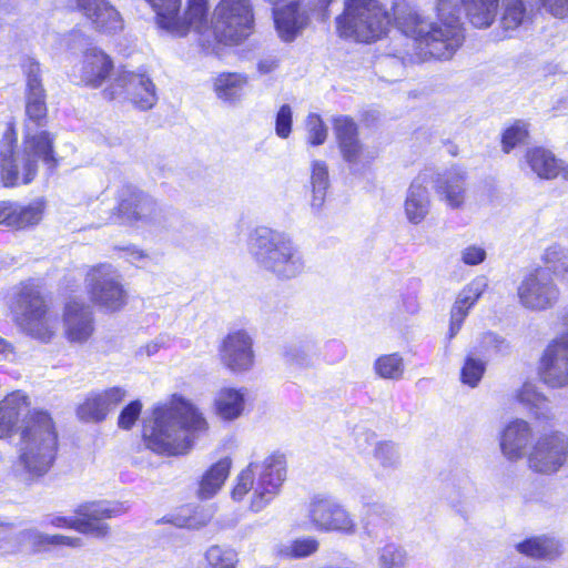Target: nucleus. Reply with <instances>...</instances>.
<instances>
[{"mask_svg": "<svg viewBox=\"0 0 568 568\" xmlns=\"http://www.w3.org/2000/svg\"><path fill=\"white\" fill-rule=\"evenodd\" d=\"M497 0H437L440 24L426 21L406 1L393 6L394 21L398 30L414 42L415 52L406 53L413 61L428 58L450 59L464 41L459 23L462 7L465 8L471 24L486 28L494 21Z\"/></svg>", "mask_w": 568, "mask_h": 568, "instance_id": "obj_1", "label": "nucleus"}, {"mask_svg": "<svg viewBox=\"0 0 568 568\" xmlns=\"http://www.w3.org/2000/svg\"><path fill=\"white\" fill-rule=\"evenodd\" d=\"M20 433L19 466L26 480L45 475L55 459L58 434L50 414L30 408L29 397L21 390L12 392L0 402V438Z\"/></svg>", "mask_w": 568, "mask_h": 568, "instance_id": "obj_2", "label": "nucleus"}, {"mask_svg": "<svg viewBox=\"0 0 568 568\" xmlns=\"http://www.w3.org/2000/svg\"><path fill=\"white\" fill-rule=\"evenodd\" d=\"M206 430L202 413L191 402L173 395L168 403L154 407L152 416L144 420L142 439L155 454L181 456L187 454Z\"/></svg>", "mask_w": 568, "mask_h": 568, "instance_id": "obj_3", "label": "nucleus"}, {"mask_svg": "<svg viewBox=\"0 0 568 568\" xmlns=\"http://www.w3.org/2000/svg\"><path fill=\"white\" fill-rule=\"evenodd\" d=\"M17 133L12 123L7 125L0 151L1 180L6 186L29 184L36 176L39 162L52 170L58 160L53 149L54 136L49 132L32 134L28 129L22 149L13 150Z\"/></svg>", "mask_w": 568, "mask_h": 568, "instance_id": "obj_4", "label": "nucleus"}, {"mask_svg": "<svg viewBox=\"0 0 568 568\" xmlns=\"http://www.w3.org/2000/svg\"><path fill=\"white\" fill-rule=\"evenodd\" d=\"M248 250L261 268L280 280L295 278L305 270L301 248L284 232L257 226L250 234Z\"/></svg>", "mask_w": 568, "mask_h": 568, "instance_id": "obj_5", "label": "nucleus"}, {"mask_svg": "<svg viewBox=\"0 0 568 568\" xmlns=\"http://www.w3.org/2000/svg\"><path fill=\"white\" fill-rule=\"evenodd\" d=\"M286 479V459L283 454L273 453L262 460H252L236 477L231 496L241 501L251 493L250 510L260 513L281 493Z\"/></svg>", "mask_w": 568, "mask_h": 568, "instance_id": "obj_6", "label": "nucleus"}, {"mask_svg": "<svg viewBox=\"0 0 568 568\" xmlns=\"http://www.w3.org/2000/svg\"><path fill=\"white\" fill-rule=\"evenodd\" d=\"M390 22V16L379 0H345L343 12L335 18L341 38L363 43L384 37Z\"/></svg>", "mask_w": 568, "mask_h": 568, "instance_id": "obj_7", "label": "nucleus"}, {"mask_svg": "<svg viewBox=\"0 0 568 568\" xmlns=\"http://www.w3.org/2000/svg\"><path fill=\"white\" fill-rule=\"evenodd\" d=\"M12 321L27 335L50 342L59 325L58 316L48 308L40 287L31 281L17 287L10 304Z\"/></svg>", "mask_w": 568, "mask_h": 568, "instance_id": "obj_8", "label": "nucleus"}, {"mask_svg": "<svg viewBox=\"0 0 568 568\" xmlns=\"http://www.w3.org/2000/svg\"><path fill=\"white\" fill-rule=\"evenodd\" d=\"M128 511V507L119 501H93L80 505L75 509V516L49 515L44 519L45 525L57 528H70L78 532L92 536L98 539L106 538L110 526L104 521L119 517Z\"/></svg>", "mask_w": 568, "mask_h": 568, "instance_id": "obj_9", "label": "nucleus"}, {"mask_svg": "<svg viewBox=\"0 0 568 568\" xmlns=\"http://www.w3.org/2000/svg\"><path fill=\"white\" fill-rule=\"evenodd\" d=\"M83 284L90 302L106 312H119L128 303L122 275L110 263L89 266Z\"/></svg>", "mask_w": 568, "mask_h": 568, "instance_id": "obj_10", "label": "nucleus"}, {"mask_svg": "<svg viewBox=\"0 0 568 568\" xmlns=\"http://www.w3.org/2000/svg\"><path fill=\"white\" fill-rule=\"evenodd\" d=\"M212 23L217 42L227 45L241 43L254 29L251 0H221L214 9Z\"/></svg>", "mask_w": 568, "mask_h": 568, "instance_id": "obj_11", "label": "nucleus"}, {"mask_svg": "<svg viewBox=\"0 0 568 568\" xmlns=\"http://www.w3.org/2000/svg\"><path fill=\"white\" fill-rule=\"evenodd\" d=\"M110 221L134 226H160L165 221L164 212L156 201L132 185L119 191V203Z\"/></svg>", "mask_w": 568, "mask_h": 568, "instance_id": "obj_12", "label": "nucleus"}, {"mask_svg": "<svg viewBox=\"0 0 568 568\" xmlns=\"http://www.w3.org/2000/svg\"><path fill=\"white\" fill-rule=\"evenodd\" d=\"M307 517L318 531L351 536L357 530L353 515L331 495H315L308 504Z\"/></svg>", "mask_w": 568, "mask_h": 568, "instance_id": "obj_13", "label": "nucleus"}, {"mask_svg": "<svg viewBox=\"0 0 568 568\" xmlns=\"http://www.w3.org/2000/svg\"><path fill=\"white\" fill-rule=\"evenodd\" d=\"M517 295L523 307L545 312L558 304L561 292L551 274L544 267H537L523 278Z\"/></svg>", "mask_w": 568, "mask_h": 568, "instance_id": "obj_14", "label": "nucleus"}, {"mask_svg": "<svg viewBox=\"0 0 568 568\" xmlns=\"http://www.w3.org/2000/svg\"><path fill=\"white\" fill-rule=\"evenodd\" d=\"M109 100L123 98L140 110H150L158 101L155 85L145 73L122 70L110 88L103 91Z\"/></svg>", "mask_w": 568, "mask_h": 568, "instance_id": "obj_15", "label": "nucleus"}, {"mask_svg": "<svg viewBox=\"0 0 568 568\" xmlns=\"http://www.w3.org/2000/svg\"><path fill=\"white\" fill-rule=\"evenodd\" d=\"M568 457V439L565 434L552 432L538 438L528 456L529 468L536 473H557Z\"/></svg>", "mask_w": 568, "mask_h": 568, "instance_id": "obj_16", "label": "nucleus"}, {"mask_svg": "<svg viewBox=\"0 0 568 568\" xmlns=\"http://www.w3.org/2000/svg\"><path fill=\"white\" fill-rule=\"evenodd\" d=\"M539 375L552 388L568 385V332L557 334L548 343L540 358Z\"/></svg>", "mask_w": 568, "mask_h": 568, "instance_id": "obj_17", "label": "nucleus"}, {"mask_svg": "<svg viewBox=\"0 0 568 568\" xmlns=\"http://www.w3.org/2000/svg\"><path fill=\"white\" fill-rule=\"evenodd\" d=\"M334 132L343 160L353 173H359L373 156L368 155L358 139L357 124L348 116H338L334 120Z\"/></svg>", "mask_w": 568, "mask_h": 568, "instance_id": "obj_18", "label": "nucleus"}, {"mask_svg": "<svg viewBox=\"0 0 568 568\" xmlns=\"http://www.w3.org/2000/svg\"><path fill=\"white\" fill-rule=\"evenodd\" d=\"M221 363L233 373H245L254 365L253 338L244 329L229 333L219 349Z\"/></svg>", "mask_w": 568, "mask_h": 568, "instance_id": "obj_19", "label": "nucleus"}, {"mask_svg": "<svg viewBox=\"0 0 568 568\" xmlns=\"http://www.w3.org/2000/svg\"><path fill=\"white\" fill-rule=\"evenodd\" d=\"M159 26L175 36H185L190 30L204 36L210 31L207 0H187L184 14L179 9L165 18H160Z\"/></svg>", "mask_w": 568, "mask_h": 568, "instance_id": "obj_20", "label": "nucleus"}, {"mask_svg": "<svg viewBox=\"0 0 568 568\" xmlns=\"http://www.w3.org/2000/svg\"><path fill=\"white\" fill-rule=\"evenodd\" d=\"M69 8L80 12L102 33H116L123 29V19L109 0H69Z\"/></svg>", "mask_w": 568, "mask_h": 568, "instance_id": "obj_21", "label": "nucleus"}, {"mask_svg": "<svg viewBox=\"0 0 568 568\" xmlns=\"http://www.w3.org/2000/svg\"><path fill=\"white\" fill-rule=\"evenodd\" d=\"M63 323L65 336L69 342H87L94 331L93 312L91 306L82 301H69L65 305Z\"/></svg>", "mask_w": 568, "mask_h": 568, "instance_id": "obj_22", "label": "nucleus"}, {"mask_svg": "<svg viewBox=\"0 0 568 568\" xmlns=\"http://www.w3.org/2000/svg\"><path fill=\"white\" fill-rule=\"evenodd\" d=\"M125 395V389L118 386L91 393L78 407V416L84 422H101L122 403Z\"/></svg>", "mask_w": 568, "mask_h": 568, "instance_id": "obj_23", "label": "nucleus"}, {"mask_svg": "<svg viewBox=\"0 0 568 568\" xmlns=\"http://www.w3.org/2000/svg\"><path fill=\"white\" fill-rule=\"evenodd\" d=\"M525 160L530 170L542 180L561 179L568 182V163L557 158L552 151L534 146L526 151Z\"/></svg>", "mask_w": 568, "mask_h": 568, "instance_id": "obj_24", "label": "nucleus"}, {"mask_svg": "<svg viewBox=\"0 0 568 568\" xmlns=\"http://www.w3.org/2000/svg\"><path fill=\"white\" fill-rule=\"evenodd\" d=\"M113 70L112 59L97 47L87 48L79 69V77L83 84L99 88L109 78Z\"/></svg>", "mask_w": 568, "mask_h": 568, "instance_id": "obj_25", "label": "nucleus"}, {"mask_svg": "<svg viewBox=\"0 0 568 568\" xmlns=\"http://www.w3.org/2000/svg\"><path fill=\"white\" fill-rule=\"evenodd\" d=\"M466 170L454 165L437 174L435 180L436 192L449 207L459 209L466 197Z\"/></svg>", "mask_w": 568, "mask_h": 568, "instance_id": "obj_26", "label": "nucleus"}, {"mask_svg": "<svg viewBox=\"0 0 568 568\" xmlns=\"http://www.w3.org/2000/svg\"><path fill=\"white\" fill-rule=\"evenodd\" d=\"M320 342L313 336H306L287 344L283 349L285 363L295 368H314L320 362Z\"/></svg>", "mask_w": 568, "mask_h": 568, "instance_id": "obj_27", "label": "nucleus"}, {"mask_svg": "<svg viewBox=\"0 0 568 568\" xmlns=\"http://www.w3.org/2000/svg\"><path fill=\"white\" fill-rule=\"evenodd\" d=\"M425 182V178L417 176L410 183L404 201L405 216L409 223L415 225L422 223L430 210V197Z\"/></svg>", "mask_w": 568, "mask_h": 568, "instance_id": "obj_28", "label": "nucleus"}, {"mask_svg": "<svg viewBox=\"0 0 568 568\" xmlns=\"http://www.w3.org/2000/svg\"><path fill=\"white\" fill-rule=\"evenodd\" d=\"M531 438V428L528 422L516 419L508 424L503 432L499 447L509 459L520 458Z\"/></svg>", "mask_w": 568, "mask_h": 568, "instance_id": "obj_29", "label": "nucleus"}, {"mask_svg": "<svg viewBox=\"0 0 568 568\" xmlns=\"http://www.w3.org/2000/svg\"><path fill=\"white\" fill-rule=\"evenodd\" d=\"M518 552L538 560L554 561L564 554L562 542L549 535L527 538L516 545Z\"/></svg>", "mask_w": 568, "mask_h": 568, "instance_id": "obj_30", "label": "nucleus"}, {"mask_svg": "<svg viewBox=\"0 0 568 568\" xmlns=\"http://www.w3.org/2000/svg\"><path fill=\"white\" fill-rule=\"evenodd\" d=\"M247 398L246 388L223 387L215 396L214 406L216 415L226 422L241 417L245 410Z\"/></svg>", "mask_w": 568, "mask_h": 568, "instance_id": "obj_31", "label": "nucleus"}, {"mask_svg": "<svg viewBox=\"0 0 568 568\" xmlns=\"http://www.w3.org/2000/svg\"><path fill=\"white\" fill-rule=\"evenodd\" d=\"M41 219L42 207L38 203L27 206L8 202L0 203V224L24 229L38 224Z\"/></svg>", "mask_w": 568, "mask_h": 568, "instance_id": "obj_32", "label": "nucleus"}, {"mask_svg": "<svg viewBox=\"0 0 568 568\" xmlns=\"http://www.w3.org/2000/svg\"><path fill=\"white\" fill-rule=\"evenodd\" d=\"M275 28L284 41H292L305 27L307 17L298 10L297 2H291L273 10Z\"/></svg>", "mask_w": 568, "mask_h": 568, "instance_id": "obj_33", "label": "nucleus"}, {"mask_svg": "<svg viewBox=\"0 0 568 568\" xmlns=\"http://www.w3.org/2000/svg\"><path fill=\"white\" fill-rule=\"evenodd\" d=\"M311 207L320 212L326 199L331 185L328 165L325 161L313 160L310 165Z\"/></svg>", "mask_w": 568, "mask_h": 568, "instance_id": "obj_34", "label": "nucleus"}, {"mask_svg": "<svg viewBox=\"0 0 568 568\" xmlns=\"http://www.w3.org/2000/svg\"><path fill=\"white\" fill-rule=\"evenodd\" d=\"M232 459L224 457L213 464L202 476L199 487V496L202 499L212 498L224 485L230 475Z\"/></svg>", "mask_w": 568, "mask_h": 568, "instance_id": "obj_35", "label": "nucleus"}, {"mask_svg": "<svg viewBox=\"0 0 568 568\" xmlns=\"http://www.w3.org/2000/svg\"><path fill=\"white\" fill-rule=\"evenodd\" d=\"M247 83L243 73H221L214 80V91L220 100L234 104L242 99Z\"/></svg>", "mask_w": 568, "mask_h": 568, "instance_id": "obj_36", "label": "nucleus"}, {"mask_svg": "<svg viewBox=\"0 0 568 568\" xmlns=\"http://www.w3.org/2000/svg\"><path fill=\"white\" fill-rule=\"evenodd\" d=\"M516 398L537 420H548L552 413L549 400L531 383H525L517 392Z\"/></svg>", "mask_w": 568, "mask_h": 568, "instance_id": "obj_37", "label": "nucleus"}, {"mask_svg": "<svg viewBox=\"0 0 568 568\" xmlns=\"http://www.w3.org/2000/svg\"><path fill=\"white\" fill-rule=\"evenodd\" d=\"M22 540L31 542L39 549H47L48 547H70L81 548L83 540L80 537H70L63 535H47L36 529H28L21 532Z\"/></svg>", "mask_w": 568, "mask_h": 568, "instance_id": "obj_38", "label": "nucleus"}, {"mask_svg": "<svg viewBox=\"0 0 568 568\" xmlns=\"http://www.w3.org/2000/svg\"><path fill=\"white\" fill-rule=\"evenodd\" d=\"M541 258L549 274L552 273L561 284L568 285V250L552 244L545 250Z\"/></svg>", "mask_w": 568, "mask_h": 568, "instance_id": "obj_39", "label": "nucleus"}, {"mask_svg": "<svg viewBox=\"0 0 568 568\" xmlns=\"http://www.w3.org/2000/svg\"><path fill=\"white\" fill-rule=\"evenodd\" d=\"M213 517V510L207 507H196L191 509L184 507L179 514L166 519L168 523H172L176 527L199 529L207 525Z\"/></svg>", "mask_w": 568, "mask_h": 568, "instance_id": "obj_40", "label": "nucleus"}, {"mask_svg": "<svg viewBox=\"0 0 568 568\" xmlns=\"http://www.w3.org/2000/svg\"><path fill=\"white\" fill-rule=\"evenodd\" d=\"M527 19V9L523 0H503L501 28L507 31L517 30Z\"/></svg>", "mask_w": 568, "mask_h": 568, "instance_id": "obj_41", "label": "nucleus"}, {"mask_svg": "<svg viewBox=\"0 0 568 568\" xmlns=\"http://www.w3.org/2000/svg\"><path fill=\"white\" fill-rule=\"evenodd\" d=\"M318 550V541L313 537L298 538L277 546L276 552L283 558H305Z\"/></svg>", "mask_w": 568, "mask_h": 568, "instance_id": "obj_42", "label": "nucleus"}, {"mask_svg": "<svg viewBox=\"0 0 568 568\" xmlns=\"http://www.w3.org/2000/svg\"><path fill=\"white\" fill-rule=\"evenodd\" d=\"M45 97L47 94L26 97V115L28 118L26 131L30 129L32 134L40 133L41 131L33 132L32 128L30 126L31 123L39 128L45 124L48 113ZM26 133L27 132H24V134Z\"/></svg>", "mask_w": 568, "mask_h": 568, "instance_id": "obj_43", "label": "nucleus"}, {"mask_svg": "<svg viewBox=\"0 0 568 568\" xmlns=\"http://www.w3.org/2000/svg\"><path fill=\"white\" fill-rule=\"evenodd\" d=\"M407 552L400 546L386 544L377 549V568H406Z\"/></svg>", "mask_w": 568, "mask_h": 568, "instance_id": "obj_44", "label": "nucleus"}, {"mask_svg": "<svg viewBox=\"0 0 568 568\" xmlns=\"http://www.w3.org/2000/svg\"><path fill=\"white\" fill-rule=\"evenodd\" d=\"M375 373L385 379H399L404 374L403 357L397 354L379 356L374 363Z\"/></svg>", "mask_w": 568, "mask_h": 568, "instance_id": "obj_45", "label": "nucleus"}, {"mask_svg": "<svg viewBox=\"0 0 568 568\" xmlns=\"http://www.w3.org/2000/svg\"><path fill=\"white\" fill-rule=\"evenodd\" d=\"M22 71L26 77V97L45 94L39 62L27 58L22 63Z\"/></svg>", "mask_w": 568, "mask_h": 568, "instance_id": "obj_46", "label": "nucleus"}, {"mask_svg": "<svg viewBox=\"0 0 568 568\" xmlns=\"http://www.w3.org/2000/svg\"><path fill=\"white\" fill-rule=\"evenodd\" d=\"M485 371L486 362L475 357L474 353H469L460 369V381L464 385L474 388L479 384Z\"/></svg>", "mask_w": 568, "mask_h": 568, "instance_id": "obj_47", "label": "nucleus"}, {"mask_svg": "<svg viewBox=\"0 0 568 568\" xmlns=\"http://www.w3.org/2000/svg\"><path fill=\"white\" fill-rule=\"evenodd\" d=\"M375 460L386 469H394L400 465V453L393 442H378L373 449Z\"/></svg>", "mask_w": 568, "mask_h": 568, "instance_id": "obj_48", "label": "nucleus"}, {"mask_svg": "<svg viewBox=\"0 0 568 568\" xmlns=\"http://www.w3.org/2000/svg\"><path fill=\"white\" fill-rule=\"evenodd\" d=\"M529 124L523 120H516L513 124L506 128L501 143L503 149L508 153L511 149L525 143L529 136Z\"/></svg>", "mask_w": 568, "mask_h": 568, "instance_id": "obj_49", "label": "nucleus"}, {"mask_svg": "<svg viewBox=\"0 0 568 568\" xmlns=\"http://www.w3.org/2000/svg\"><path fill=\"white\" fill-rule=\"evenodd\" d=\"M205 559L212 568H235L237 554L231 548L212 546L207 549Z\"/></svg>", "mask_w": 568, "mask_h": 568, "instance_id": "obj_50", "label": "nucleus"}, {"mask_svg": "<svg viewBox=\"0 0 568 568\" xmlns=\"http://www.w3.org/2000/svg\"><path fill=\"white\" fill-rule=\"evenodd\" d=\"M307 142L313 145H322L327 139V126L316 113H310L306 118Z\"/></svg>", "mask_w": 568, "mask_h": 568, "instance_id": "obj_51", "label": "nucleus"}, {"mask_svg": "<svg viewBox=\"0 0 568 568\" xmlns=\"http://www.w3.org/2000/svg\"><path fill=\"white\" fill-rule=\"evenodd\" d=\"M487 287L485 277H476L459 293L457 301L464 305L471 307L476 301L483 295Z\"/></svg>", "mask_w": 568, "mask_h": 568, "instance_id": "obj_52", "label": "nucleus"}, {"mask_svg": "<svg viewBox=\"0 0 568 568\" xmlns=\"http://www.w3.org/2000/svg\"><path fill=\"white\" fill-rule=\"evenodd\" d=\"M293 111L288 104H283L275 118V133L281 139H287L292 132Z\"/></svg>", "mask_w": 568, "mask_h": 568, "instance_id": "obj_53", "label": "nucleus"}, {"mask_svg": "<svg viewBox=\"0 0 568 568\" xmlns=\"http://www.w3.org/2000/svg\"><path fill=\"white\" fill-rule=\"evenodd\" d=\"M142 409L140 400H133L120 413L118 425L122 429H130L139 418Z\"/></svg>", "mask_w": 568, "mask_h": 568, "instance_id": "obj_54", "label": "nucleus"}, {"mask_svg": "<svg viewBox=\"0 0 568 568\" xmlns=\"http://www.w3.org/2000/svg\"><path fill=\"white\" fill-rule=\"evenodd\" d=\"M469 310V306L464 305L462 302L456 300L450 312L449 338L457 335Z\"/></svg>", "mask_w": 568, "mask_h": 568, "instance_id": "obj_55", "label": "nucleus"}, {"mask_svg": "<svg viewBox=\"0 0 568 568\" xmlns=\"http://www.w3.org/2000/svg\"><path fill=\"white\" fill-rule=\"evenodd\" d=\"M540 8L555 19L568 18V0H538Z\"/></svg>", "mask_w": 568, "mask_h": 568, "instance_id": "obj_56", "label": "nucleus"}, {"mask_svg": "<svg viewBox=\"0 0 568 568\" xmlns=\"http://www.w3.org/2000/svg\"><path fill=\"white\" fill-rule=\"evenodd\" d=\"M153 10L156 12L158 23L160 18H165L168 14L180 9L181 0H146Z\"/></svg>", "mask_w": 568, "mask_h": 568, "instance_id": "obj_57", "label": "nucleus"}, {"mask_svg": "<svg viewBox=\"0 0 568 568\" xmlns=\"http://www.w3.org/2000/svg\"><path fill=\"white\" fill-rule=\"evenodd\" d=\"M486 257V252L481 246L469 245L462 251V261L467 265H477Z\"/></svg>", "mask_w": 568, "mask_h": 568, "instance_id": "obj_58", "label": "nucleus"}, {"mask_svg": "<svg viewBox=\"0 0 568 568\" xmlns=\"http://www.w3.org/2000/svg\"><path fill=\"white\" fill-rule=\"evenodd\" d=\"M84 42H85V39H84L83 34L79 31H73L65 38L67 47L70 50H75V49L82 47Z\"/></svg>", "mask_w": 568, "mask_h": 568, "instance_id": "obj_59", "label": "nucleus"}, {"mask_svg": "<svg viewBox=\"0 0 568 568\" xmlns=\"http://www.w3.org/2000/svg\"><path fill=\"white\" fill-rule=\"evenodd\" d=\"M277 68V60L274 58H266L258 62L257 69L261 73L267 74Z\"/></svg>", "mask_w": 568, "mask_h": 568, "instance_id": "obj_60", "label": "nucleus"}, {"mask_svg": "<svg viewBox=\"0 0 568 568\" xmlns=\"http://www.w3.org/2000/svg\"><path fill=\"white\" fill-rule=\"evenodd\" d=\"M124 251L126 260L132 264L140 262L146 257V254L136 247H126Z\"/></svg>", "mask_w": 568, "mask_h": 568, "instance_id": "obj_61", "label": "nucleus"}, {"mask_svg": "<svg viewBox=\"0 0 568 568\" xmlns=\"http://www.w3.org/2000/svg\"><path fill=\"white\" fill-rule=\"evenodd\" d=\"M365 508H366V515H369V514H384L385 513V506L381 503H372V504H366L365 505Z\"/></svg>", "mask_w": 568, "mask_h": 568, "instance_id": "obj_62", "label": "nucleus"}, {"mask_svg": "<svg viewBox=\"0 0 568 568\" xmlns=\"http://www.w3.org/2000/svg\"><path fill=\"white\" fill-rule=\"evenodd\" d=\"M12 353H13L12 344L0 336V355L8 357Z\"/></svg>", "mask_w": 568, "mask_h": 568, "instance_id": "obj_63", "label": "nucleus"}, {"mask_svg": "<svg viewBox=\"0 0 568 568\" xmlns=\"http://www.w3.org/2000/svg\"><path fill=\"white\" fill-rule=\"evenodd\" d=\"M558 320L562 326V329L558 332L557 334H565L568 332V307L564 308L559 315Z\"/></svg>", "mask_w": 568, "mask_h": 568, "instance_id": "obj_64", "label": "nucleus"}]
</instances>
